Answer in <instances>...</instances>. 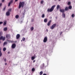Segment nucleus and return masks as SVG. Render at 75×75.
Masks as SVG:
<instances>
[{
    "label": "nucleus",
    "mask_w": 75,
    "mask_h": 75,
    "mask_svg": "<svg viewBox=\"0 0 75 75\" xmlns=\"http://www.w3.org/2000/svg\"><path fill=\"white\" fill-rule=\"evenodd\" d=\"M22 39L23 41H25V38H23Z\"/></svg>",
    "instance_id": "nucleus-30"
},
{
    "label": "nucleus",
    "mask_w": 75,
    "mask_h": 75,
    "mask_svg": "<svg viewBox=\"0 0 75 75\" xmlns=\"http://www.w3.org/2000/svg\"><path fill=\"white\" fill-rule=\"evenodd\" d=\"M5 40H6V38H5V37H4V38L3 37V38H2L3 41H4Z\"/></svg>",
    "instance_id": "nucleus-24"
},
{
    "label": "nucleus",
    "mask_w": 75,
    "mask_h": 75,
    "mask_svg": "<svg viewBox=\"0 0 75 75\" xmlns=\"http://www.w3.org/2000/svg\"><path fill=\"white\" fill-rule=\"evenodd\" d=\"M45 17V15L44 14H43L42 15V18H44Z\"/></svg>",
    "instance_id": "nucleus-25"
},
{
    "label": "nucleus",
    "mask_w": 75,
    "mask_h": 75,
    "mask_svg": "<svg viewBox=\"0 0 75 75\" xmlns=\"http://www.w3.org/2000/svg\"><path fill=\"white\" fill-rule=\"evenodd\" d=\"M6 47H4L3 48V51H6Z\"/></svg>",
    "instance_id": "nucleus-26"
},
{
    "label": "nucleus",
    "mask_w": 75,
    "mask_h": 75,
    "mask_svg": "<svg viewBox=\"0 0 75 75\" xmlns=\"http://www.w3.org/2000/svg\"><path fill=\"white\" fill-rule=\"evenodd\" d=\"M69 10V9L68 8V7H66L65 8V11H68Z\"/></svg>",
    "instance_id": "nucleus-12"
},
{
    "label": "nucleus",
    "mask_w": 75,
    "mask_h": 75,
    "mask_svg": "<svg viewBox=\"0 0 75 75\" xmlns=\"http://www.w3.org/2000/svg\"><path fill=\"white\" fill-rule=\"evenodd\" d=\"M42 74H43V72L42 71H41L40 73V75H41Z\"/></svg>",
    "instance_id": "nucleus-22"
},
{
    "label": "nucleus",
    "mask_w": 75,
    "mask_h": 75,
    "mask_svg": "<svg viewBox=\"0 0 75 75\" xmlns=\"http://www.w3.org/2000/svg\"><path fill=\"white\" fill-rule=\"evenodd\" d=\"M30 30L31 31H33L34 30V27H32L30 28Z\"/></svg>",
    "instance_id": "nucleus-20"
},
{
    "label": "nucleus",
    "mask_w": 75,
    "mask_h": 75,
    "mask_svg": "<svg viewBox=\"0 0 75 75\" xmlns=\"http://www.w3.org/2000/svg\"><path fill=\"white\" fill-rule=\"evenodd\" d=\"M60 11L61 12V13H64L65 12V10L64 9H60Z\"/></svg>",
    "instance_id": "nucleus-9"
},
{
    "label": "nucleus",
    "mask_w": 75,
    "mask_h": 75,
    "mask_svg": "<svg viewBox=\"0 0 75 75\" xmlns=\"http://www.w3.org/2000/svg\"><path fill=\"white\" fill-rule=\"evenodd\" d=\"M34 71H35V69H34V68H33L32 69V72H34Z\"/></svg>",
    "instance_id": "nucleus-28"
},
{
    "label": "nucleus",
    "mask_w": 75,
    "mask_h": 75,
    "mask_svg": "<svg viewBox=\"0 0 75 75\" xmlns=\"http://www.w3.org/2000/svg\"><path fill=\"white\" fill-rule=\"evenodd\" d=\"M60 7V6H59V5H57V10H58V9Z\"/></svg>",
    "instance_id": "nucleus-15"
},
{
    "label": "nucleus",
    "mask_w": 75,
    "mask_h": 75,
    "mask_svg": "<svg viewBox=\"0 0 75 75\" xmlns=\"http://www.w3.org/2000/svg\"><path fill=\"white\" fill-rule=\"evenodd\" d=\"M51 21H50L48 23L47 25L48 26H50L51 25Z\"/></svg>",
    "instance_id": "nucleus-10"
},
{
    "label": "nucleus",
    "mask_w": 75,
    "mask_h": 75,
    "mask_svg": "<svg viewBox=\"0 0 75 75\" xmlns=\"http://www.w3.org/2000/svg\"><path fill=\"white\" fill-rule=\"evenodd\" d=\"M44 3V1H41V4H43Z\"/></svg>",
    "instance_id": "nucleus-33"
},
{
    "label": "nucleus",
    "mask_w": 75,
    "mask_h": 75,
    "mask_svg": "<svg viewBox=\"0 0 75 75\" xmlns=\"http://www.w3.org/2000/svg\"><path fill=\"white\" fill-rule=\"evenodd\" d=\"M20 37V35L19 34H18L16 36V39H18Z\"/></svg>",
    "instance_id": "nucleus-8"
},
{
    "label": "nucleus",
    "mask_w": 75,
    "mask_h": 75,
    "mask_svg": "<svg viewBox=\"0 0 75 75\" xmlns=\"http://www.w3.org/2000/svg\"><path fill=\"white\" fill-rule=\"evenodd\" d=\"M35 62V60H33V62Z\"/></svg>",
    "instance_id": "nucleus-49"
},
{
    "label": "nucleus",
    "mask_w": 75,
    "mask_h": 75,
    "mask_svg": "<svg viewBox=\"0 0 75 75\" xmlns=\"http://www.w3.org/2000/svg\"><path fill=\"white\" fill-rule=\"evenodd\" d=\"M31 21H32V22H33V21H34V19H31Z\"/></svg>",
    "instance_id": "nucleus-40"
},
{
    "label": "nucleus",
    "mask_w": 75,
    "mask_h": 75,
    "mask_svg": "<svg viewBox=\"0 0 75 75\" xmlns=\"http://www.w3.org/2000/svg\"><path fill=\"white\" fill-rule=\"evenodd\" d=\"M18 1V0H15V2H16V1Z\"/></svg>",
    "instance_id": "nucleus-46"
},
{
    "label": "nucleus",
    "mask_w": 75,
    "mask_h": 75,
    "mask_svg": "<svg viewBox=\"0 0 75 75\" xmlns=\"http://www.w3.org/2000/svg\"><path fill=\"white\" fill-rule=\"evenodd\" d=\"M5 0H2V2H4Z\"/></svg>",
    "instance_id": "nucleus-44"
},
{
    "label": "nucleus",
    "mask_w": 75,
    "mask_h": 75,
    "mask_svg": "<svg viewBox=\"0 0 75 75\" xmlns=\"http://www.w3.org/2000/svg\"><path fill=\"white\" fill-rule=\"evenodd\" d=\"M24 2H20L19 4V8H20L21 7H24Z\"/></svg>",
    "instance_id": "nucleus-2"
},
{
    "label": "nucleus",
    "mask_w": 75,
    "mask_h": 75,
    "mask_svg": "<svg viewBox=\"0 0 75 75\" xmlns=\"http://www.w3.org/2000/svg\"><path fill=\"white\" fill-rule=\"evenodd\" d=\"M11 5V3H10V2H9V3H8V6H10Z\"/></svg>",
    "instance_id": "nucleus-34"
},
{
    "label": "nucleus",
    "mask_w": 75,
    "mask_h": 75,
    "mask_svg": "<svg viewBox=\"0 0 75 75\" xmlns=\"http://www.w3.org/2000/svg\"><path fill=\"white\" fill-rule=\"evenodd\" d=\"M7 63H5V65H7Z\"/></svg>",
    "instance_id": "nucleus-50"
},
{
    "label": "nucleus",
    "mask_w": 75,
    "mask_h": 75,
    "mask_svg": "<svg viewBox=\"0 0 75 75\" xmlns=\"http://www.w3.org/2000/svg\"><path fill=\"white\" fill-rule=\"evenodd\" d=\"M3 23V22H0V24H1Z\"/></svg>",
    "instance_id": "nucleus-39"
},
{
    "label": "nucleus",
    "mask_w": 75,
    "mask_h": 75,
    "mask_svg": "<svg viewBox=\"0 0 75 75\" xmlns=\"http://www.w3.org/2000/svg\"><path fill=\"white\" fill-rule=\"evenodd\" d=\"M1 6H2V3H1L0 4V7H1Z\"/></svg>",
    "instance_id": "nucleus-41"
},
{
    "label": "nucleus",
    "mask_w": 75,
    "mask_h": 75,
    "mask_svg": "<svg viewBox=\"0 0 75 75\" xmlns=\"http://www.w3.org/2000/svg\"><path fill=\"white\" fill-rule=\"evenodd\" d=\"M10 52H8V54H10Z\"/></svg>",
    "instance_id": "nucleus-48"
},
{
    "label": "nucleus",
    "mask_w": 75,
    "mask_h": 75,
    "mask_svg": "<svg viewBox=\"0 0 75 75\" xmlns=\"http://www.w3.org/2000/svg\"><path fill=\"white\" fill-rule=\"evenodd\" d=\"M6 6H5V7L3 9V11H5V10H6Z\"/></svg>",
    "instance_id": "nucleus-23"
},
{
    "label": "nucleus",
    "mask_w": 75,
    "mask_h": 75,
    "mask_svg": "<svg viewBox=\"0 0 75 75\" xmlns=\"http://www.w3.org/2000/svg\"><path fill=\"white\" fill-rule=\"evenodd\" d=\"M4 30L5 31H7V28L6 27L4 28Z\"/></svg>",
    "instance_id": "nucleus-17"
},
{
    "label": "nucleus",
    "mask_w": 75,
    "mask_h": 75,
    "mask_svg": "<svg viewBox=\"0 0 75 75\" xmlns=\"http://www.w3.org/2000/svg\"><path fill=\"white\" fill-rule=\"evenodd\" d=\"M6 15L7 16H9L10 15V13L9 11H7L6 12Z\"/></svg>",
    "instance_id": "nucleus-7"
},
{
    "label": "nucleus",
    "mask_w": 75,
    "mask_h": 75,
    "mask_svg": "<svg viewBox=\"0 0 75 75\" xmlns=\"http://www.w3.org/2000/svg\"><path fill=\"white\" fill-rule=\"evenodd\" d=\"M3 36H1L0 37V40H2L3 39Z\"/></svg>",
    "instance_id": "nucleus-31"
},
{
    "label": "nucleus",
    "mask_w": 75,
    "mask_h": 75,
    "mask_svg": "<svg viewBox=\"0 0 75 75\" xmlns=\"http://www.w3.org/2000/svg\"><path fill=\"white\" fill-rule=\"evenodd\" d=\"M4 61L6 62V61H7V60L5 58L4 59Z\"/></svg>",
    "instance_id": "nucleus-37"
},
{
    "label": "nucleus",
    "mask_w": 75,
    "mask_h": 75,
    "mask_svg": "<svg viewBox=\"0 0 75 75\" xmlns=\"http://www.w3.org/2000/svg\"><path fill=\"white\" fill-rule=\"evenodd\" d=\"M1 35V32H0V35Z\"/></svg>",
    "instance_id": "nucleus-45"
},
{
    "label": "nucleus",
    "mask_w": 75,
    "mask_h": 75,
    "mask_svg": "<svg viewBox=\"0 0 75 75\" xmlns=\"http://www.w3.org/2000/svg\"><path fill=\"white\" fill-rule=\"evenodd\" d=\"M15 17L16 18H18L19 16L18 15H17Z\"/></svg>",
    "instance_id": "nucleus-19"
},
{
    "label": "nucleus",
    "mask_w": 75,
    "mask_h": 75,
    "mask_svg": "<svg viewBox=\"0 0 75 75\" xmlns=\"http://www.w3.org/2000/svg\"><path fill=\"white\" fill-rule=\"evenodd\" d=\"M46 31H47V32H48V29H47L46 30Z\"/></svg>",
    "instance_id": "nucleus-43"
},
{
    "label": "nucleus",
    "mask_w": 75,
    "mask_h": 75,
    "mask_svg": "<svg viewBox=\"0 0 75 75\" xmlns=\"http://www.w3.org/2000/svg\"><path fill=\"white\" fill-rule=\"evenodd\" d=\"M16 47V45L15 44H13L12 45V48H15Z\"/></svg>",
    "instance_id": "nucleus-5"
},
{
    "label": "nucleus",
    "mask_w": 75,
    "mask_h": 75,
    "mask_svg": "<svg viewBox=\"0 0 75 75\" xmlns=\"http://www.w3.org/2000/svg\"><path fill=\"white\" fill-rule=\"evenodd\" d=\"M11 11V9H8V11H9V12H10V11Z\"/></svg>",
    "instance_id": "nucleus-36"
},
{
    "label": "nucleus",
    "mask_w": 75,
    "mask_h": 75,
    "mask_svg": "<svg viewBox=\"0 0 75 75\" xmlns=\"http://www.w3.org/2000/svg\"><path fill=\"white\" fill-rule=\"evenodd\" d=\"M6 38H7L8 39H9V38H10V35L9 34L6 35Z\"/></svg>",
    "instance_id": "nucleus-6"
},
{
    "label": "nucleus",
    "mask_w": 75,
    "mask_h": 75,
    "mask_svg": "<svg viewBox=\"0 0 75 75\" xmlns=\"http://www.w3.org/2000/svg\"><path fill=\"white\" fill-rule=\"evenodd\" d=\"M34 59H35V57H34V56L32 57L31 59L32 60H34Z\"/></svg>",
    "instance_id": "nucleus-21"
},
{
    "label": "nucleus",
    "mask_w": 75,
    "mask_h": 75,
    "mask_svg": "<svg viewBox=\"0 0 75 75\" xmlns=\"http://www.w3.org/2000/svg\"><path fill=\"white\" fill-rule=\"evenodd\" d=\"M55 5H53L52 6L50 9L48 8L47 10L48 12H52V11L54 10V9L55 7Z\"/></svg>",
    "instance_id": "nucleus-1"
},
{
    "label": "nucleus",
    "mask_w": 75,
    "mask_h": 75,
    "mask_svg": "<svg viewBox=\"0 0 75 75\" xmlns=\"http://www.w3.org/2000/svg\"><path fill=\"white\" fill-rule=\"evenodd\" d=\"M62 32H61L60 34V35H62Z\"/></svg>",
    "instance_id": "nucleus-42"
},
{
    "label": "nucleus",
    "mask_w": 75,
    "mask_h": 75,
    "mask_svg": "<svg viewBox=\"0 0 75 75\" xmlns=\"http://www.w3.org/2000/svg\"><path fill=\"white\" fill-rule=\"evenodd\" d=\"M6 25V22H4V26H5V25Z\"/></svg>",
    "instance_id": "nucleus-27"
},
{
    "label": "nucleus",
    "mask_w": 75,
    "mask_h": 75,
    "mask_svg": "<svg viewBox=\"0 0 75 75\" xmlns=\"http://www.w3.org/2000/svg\"><path fill=\"white\" fill-rule=\"evenodd\" d=\"M45 64H44V63H43L42 64V66H41V68H44V67H45Z\"/></svg>",
    "instance_id": "nucleus-18"
},
{
    "label": "nucleus",
    "mask_w": 75,
    "mask_h": 75,
    "mask_svg": "<svg viewBox=\"0 0 75 75\" xmlns=\"http://www.w3.org/2000/svg\"><path fill=\"white\" fill-rule=\"evenodd\" d=\"M71 17H72L74 18V14H73L72 15H71Z\"/></svg>",
    "instance_id": "nucleus-35"
},
{
    "label": "nucleus",
    "mask_w": 75,
    "mask_h": 75,
    "mask_svg": "<svg viewBox=\"0 0 75 75\" xmlns=\"http://www.w3.org/2000/svg\"><path fill=\"white\" fill-rule=\"evenodd\" d=\"M57 25V24L56 23H54L50 27V28L51 30H53L54 28L56 27Z\"/></svg>",
    "instance_id": "nucleus-3"
},
{
    "label": "nucleus",
    "mask_w": 75,
    "mask_h": 75,
    "mask_svg": "<svg viewBox=\"0 0 75 75\" xmlns=\"http://www.w3.org/2000/svg\"><path fill=\"white\" fill-rule=\"evenodd\" d=\"M47 40H48V38L47 37H45L44 38L43 42H46L47 41Z\"/></svg>",
    "instance_id": "nucleus-4"
},
{
    "label": "nucleus",
    "mask_w": 75,
    "mask_h": 75,
    "mask_svg": "<svg viewBox=\"0 0 75 75\" xmlns=\"http://www.w3.org/2000/svg\"><path fill=\"white\" fill-rule=\"evenodd\" d=\"M4 45H6V44H7V42H4Z\"/></svg>",
    "instance_id": "nucleus-38"
},
{
    "label": "nucleus",
    "mask_w": 75,
    "mask_h": 75,
    "mask_svg": "<svg viewBox=\"0 0 75 75\" xmlns=\"http://www.w3.org/2000/svg\"><path fill=\"white\" fill-rule=\"evenodd\" d=\"M21 41H22V40H21Z\"/></svg>",
    "instance_id": "nucleus-51"
},
{
    "label": "nucleus",
    "mask_w": 75,
    "mask_h": 75,
    "mask_svg": "<svg viewBox=\"0 0 75 75\" xmlns=\"http://www.w3.org/2000/svg\"><path fill=\"white\" fill-rule=\"evenodd\" d=\"M68 5H71V2H68Z\"/></svg>",
    "instance_id": "nucleus-32"
},
{
    "label": "nucleus",
    "mask_w": 75,
    "mask_h": 75,
    "mask_svg": "<svg viewBox=\"0 0 75 75\" xmlns=\"http://www.w3.org/2000/svg\"><path fill=\"white\" fill-rule=\"evenodd\" d=\"M1 48H0V57L2 56V53L1 52Z\"/></svg>",
    "instance_id": "nucleus-14"
},
{
    "label": "nucleus",
    "mask_w": 75,
    "mask_h": 75,
    "mask_svg": "<svg viewBox=\"0 0 75 75\" xmlns=\"http://www.w3.org/2000/svg\"><path fill=\"white\" fill-rule=\"evenodd\" d=\"M48 20H47V19L45 18L44 20V22L45 23H47V22Z\"/></svg>",
    "instance_id": "nucleus-16"
},
{
    "label": "nucleus",
    "mask_w": 75,
    "mask_h": 75,
    "mask_svg": "<svg viewBox=\"0 0 75 75\" xmlns=\"http://www.w3.org/2000/svg\"><path fill=\"white\" fill-rule=\"evenodd\" d=\"M10 3H13V0H11Z\"/></svg>",
    "instance_id": "nucleus-29"
},
{
    "label": "nucleus",
    "mask_w": 75,
    "mask_h": 75,
    "mask_svg": "<svg viewBox=\"0 0 75 75\" xmlns=\"http://www.w3.org/2000/svg\"><path fill=\"white\" fill-rule=\"evenodd\" d=\"M62 17H63V18H65V13H63L62 14Z\"/></svg>",
    "instance_id": "nucleus-11"
},
{
    "label": "nucleus",
    "mask_w": 75,
    "mask_h": 75,
    "mask_svg": "<svg viewBox=\"0 0 75 75\" xmlns=\"http://www.w3.org/2000/svg\"><path fill=\"white\" fill-rule=\"evenodd\" d=\"M72 6H69L68 7V8H69V9L70 10H71V9H72Z\"/></svg>",
    "instance_id": "nucleus-13"
},
{
    "label": "nucleus",
    "mask_w": 75,
    "mask_h": 75,
    "mask_svg": "<svg viewBox=\"0 0 75 75\" xmlns=\"http://www.w3.org/2000/svg\"><path fill=\"white\" fill-rule=\"evenodd\" d=\"M54 0V1H57V0ZM58 0V1H61V0Z\"/></svg>",
    "instance_id": "nucleus-47"
}]
</instances>
